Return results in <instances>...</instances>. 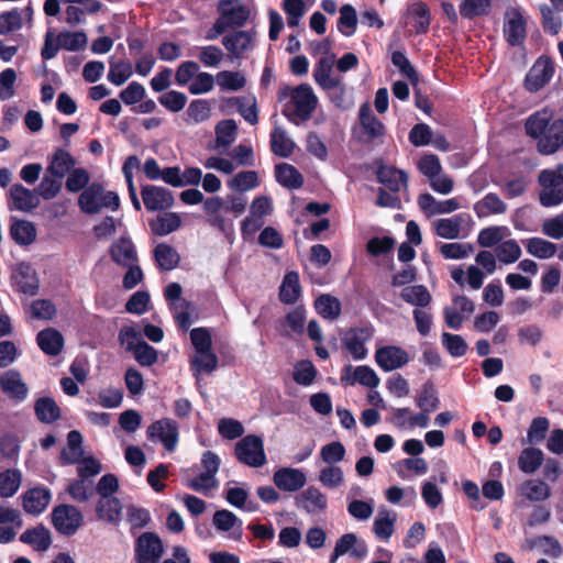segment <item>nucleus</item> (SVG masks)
Instances as JSON below:
<instances>
[{"mask_svg": "<svg viewBox=\"0 0 563 563\" xmlns=\"http://www.w3.org/2000/svg\"><path fill=\"white\" fill-rule=\"evenodd\" d=\"M553 109L545 107L531 115L526 121V133L538 140L539 153L550 155L563 145V119H554Z\"/></svg>", "mask_w": 563, "mask_h": 563, "instance_id": "nucleus-1", "label": "nucleus"}, {"mask_svg": "<svg viewBox=\"0 0 563 563\" xmlns=\"http://www.w3.org/2000/svg\"><path fill=\"white\" fill-rule=\"evenodd\" d=\"M219 18L207 34V40H216L228 29L243 26L250 18L251 11L247 5L239 0H220L217 7Z\"/></svg>", "mask_w": 563, "mask_h": 563, "instance_id": "nucleus-2", "label": "nucleus"}, {"mask_svg": "<svg viewBox=\"0 0 563 563\" xmlns=\"http://www.w3.org/2000/svg\"><path fill=\"white\" fill-rule=\"evenodd\" d=\"M538 180L541 186L539 201L542 207L551 208L563 203V164L552 169H543Z\"/></svg>", "mask_w": 563, "mask_h": 563, "instance_id": "nucleus-3", "label": "nucleus"}, {"mask_svg": "<svg viewBox=\"0 0 563 563\" xmlns=\"http://www.w3.org/2000/svg\"><path fill=\"white\" fill-rule=\"evenodd\" d=\"M234 455L240 463L254 468L262 467L267 462L263 439L255 434L245 435L238 441Z\"/></svg>", "mask_w": 563, "mask_h": 563, "instance_id": "nucleus-4", "label": "nucleus"}, {"mask_svg": "<svg viewBox=\"0 0 563 563\" xmlns=\"http://www.w3.org/2000/svg\"><path fill=\"white\" fill-rule=\"evenodd\" d=\"M146 437L150 441L159 442L168 452H174L179 440V428L170 418H162L147 427Z\"/></svg>", "mask_w": 563, "mask_h": 563, "instance_id": "nucleus-5", "label": "nucleus"}, {"mask_svg": "<svg viewBox=\"0 0 563 563\" xmlns=\"http://www.w3.org/2000/svg\"><path fill=\"white\" fill-rule=\"evenodd\" d=\"M503 35L510 46H521L527 37V19L519 7L508 8L504 14Z\"/></svg>", "mask_w": 563, "mask_h": 563, "instance_id": "nucleus-6", "label": "nucleus"}, {"mask_svg": "<svg viewBox=\"0 0 563 563\" xmlns=\"http://www.w3.org/2000/svg\"><path fill=\"white\" fill-rule=\"evenodd\" d=\"M51 516L56 531L66 537L74 536L84 522L81 511L73 505H58Z\"/></svg>", "mask_w": 563, "mask_h": 563, "instance_id": "nucleus-7", "label": "nucleus"}, {"mask_svg": "<svg viewBox=\"0 0 563 563\" xmlns=\"http://www.w3.org/2000/svg\"><path fill=\"white\" fill-rule=\"evenodd\" d=\"M472 224V217L466 213H457L451 218H441L433 222L434 233L446 240L466 238Z\"/></svg>", "mask_w": 563, "mask_h": 563, "instance_id": "nucleus-8", "label": "nucleus"}, {"mask_svg": "<svg viewBox=\"0 0 563 563\" xmlns=\"http://www.w3.org/2000/svg\"><path fill=\"white\" fill-rule=\"evenodd\" d=\"M554 75V64L549 56H540L525 78V88L529 92L541 90Z\"/></svg>", "mask_w": 563, "mask_h": 563, "instance_id": "nucleus-9", "label": "nucleus"}, {"mask_svg": "<svg viewBox=\"0 0 563 563\" xmlns=\"http://www.w3.org/2000/svg\"><path fill=\"white\" fill-rule=\"evenodd\" d=\"M373 334L374 331L371 327L351 328L342 338L343 346L355 361L364 360L368 353L366 343Z\"/></svg>", "mask_w": 563, "mask_h": 563, "instance_id": "nucleus-10", "label": "nucleus"}, {"mask_svg": "<svg viewBox=\"0 0 563 563\" xmlns=\"http://www.w3.org/2000/svg\"><path fill=\"white\" fill-rule=\"evenodd\" d=\"M290 102L294 106V115L301 121L310 119L318 104V98L311 86L301 84L290 95Z\"/></svg>", "mask_w": 563, "mask_h": 563, "instance_id": "nucleus-11", "label": "nucleus"}, {"mask_svg": "<svg viewBox=\"0 0 563 563\" xmlns=\"http://www.w3.org/2000/svg\"><path fill=\"white\" fill-rule=\"evenodd\" d=\"M163 551V542L154 532H144L136 539L135 555L137 563H158Z\"/></svg>", "mask_w": 563, "mask_h": 563, "instance_id": "nucleus-12", "label": "nucleus"}, {"mask_svg": "<svg viewBox=\"0 0 563 563\" xmlns=\"http://www.w3.org/2000/svg\"><path fill=\"white\" fill-rule=\"evenodd\" d=\"M22 508L26 514L38 516L43 514L52 500L51 490L37 485L26 489L21 496Z\"/></svg>", "mask_w": 563, "mask_h": 563, "instance_id": "nucleus-13", "label": "nucleus"}, {"mask_svg": "<svg viewBox=\"0 0 563 563\" xmlns=\"http://www.w3.org/2000/svg\"><path fill=\"white\" fill-rule=\"evenodd\" d=\"M216 530L227 538L239 541L243 536V521L228 509L217 510L212 517Z\"/></svg>", "mask_w": 563, "mask_h": 563, "instance_id": "nucleus-14", "label": "nucleus"}, {"mask_svg": "<svg viewBox=\"0 0 563 563\" xmlns=\"http://www.w3.org/2000/svg\"><path fill=\"white\" fill-rule=\"evenodd\" d=\"M40 205V198L35 189H29L21 184H13L9 190L10 210L31 212Z\"/></svg>", "mask_w": 563, "mask_h": 563, "instance_id": "nucleus-15", "label": "nucleus"}, {"mask_svg": "<svg viewBox=\"0 0 563 563\" xmlns=\"http://www.w3.org/2000/svg\"><path fill=\"white\" fill-rule=\"evenodd\" d=\"M375 361L384 372H391L408 364L410 357L402 347L387 345L376 350Z\"/></svg>", "mask_w": 563, "mask_h": 563, "instance_id": "nucleus-16", "label": "nucleus"}, {"mask_svg": "<svg viewBox=\"0 0 563 563\" xmlns=\"http://www.w3.org/2000/svg\"><path fill=\"white\" fill-rule=\"evenodd\" d=\"M255 36L254 30L234 31L223 36L222 44L234 58H242L254 48Z\"/></svg>", "mask_w": 563, "mask_h": 563, "instance_id": "nucleus-17", "label": "nucleus"}, {"mask_svg": "<svg viewBox=\"0 0 563 563\" xmlns=\"http://www.w3.org/2000/svg\"><path fill=\"white\" fill-rule=\"evenodd\" d=\"M141 195L144 206L148 211L166 210L174 205V196L165 187L144 185L142 186Z\"/></svg>", "mask_w": 563, "mask_h": 563, "instance_id": "nucleus-18", "label": "nucleus"}, {"mask_svg": "<svg viewBox=\"0 0 563 563\" xmlns=\"http://www.w3.org/2000/svg\"><path fill=\"white\" fill-rule=\"evenodd\" d=\"M273 482L283 492L296 493L306 485L307 476L300 468L280 467L275 471Z\"/></svg>", "mask_w": 563, "mask_h": 563, "instance_id": "nucleus-19", "label": "nucleus"}, {"mask_svg": "<svg viewBox=\"0 0 563 563\" xmlns=\"http://www.w3.org/2000/svg\"><path fill=\"white\" fill-rule=\"evenodd\" d=\"M296 506L307 514L316 515L327 509L328 498L319 488L309 486L296 497Z\"/></svg>", "mask_w": 563, "mask_h": 563, "instance_id": "nucleus-20", "label": "nucleus"}, {"mask_svg": "<svg viewBox=\"0 0 563 563\" xmlns=\"http://www.w3.org/2000/svg\"><path fill=\"white\" fill-rule=\"evenodd\" d=\"M111 260L122 267L139 263L137 252L130 238L115 240L109 250Z\"/></svg>", "mask_w": 563, "mask_h": 563, "instance_id": "nucleus-21", "label": "nucleus"}, {"mask_svg": "<svg viewBox=\"0 0 563 563\" xmlns=\"http://www.w3.org/2000/svg\"><path fill=\"white\" fill-rule=\"evenodd\" d=\"M0 387L5 395L16 401L24 400L29 393L20 373L14 369L7 371L1 375Z\"/></svg>", "mask_w": 563, "mask_h": 563, "instance_id": "nucleus-22", "label": "nucleus"}, {"mask_svg": "<svg viewBox=\"0 0 563 563\" xmlns=\"http://www.w3.org/2000/svg\"><path fill=\"white\" fill-rule=\"evenodd\" d=\"M376 175L377 180L394 194L408 187V175L404 170L383 165L378 167Z\"/></svg>", "mask_w": 563, "mask_h": 563, "instance_id": "nucleus-23", "label": "nucleus"}, {"mask_svg": "<svg viewBox=\"0 0 563 563\" xmlns=\"http://www.w3.org/2000/svg\"><path fill=\"white\" fill-rule=\"evenodd\" d=\"M75 164L76 161L68 151L57 148L49 159L46 172L53 177L63 179L71 172Z\"/></svg>", "mask_w": 563, "mask_h": 563, "instance_id": "nucleus-24", "label": "nucleus"}, {"mask_svg": "<svg viewBox=\"0 0 563 563\" xmlns=\"http://www.w3.org/2000/svg\"><path fill=\"white\" fill-rule=\"evenodd\" d=\"M103 187L98 183H92L82 190L78 198V206L87 214L98 213L102 209L101 195Z\"/></svg>", "mask_w": 563, "mask_h": 563, "instance_id": "nucleus-25", "label": "nucleus"}, {"mask_svg": "<svg viewBox=\"0 0 563 563\" xmlns=\"http://www.w3.org/2000/svg\"><path fill=\"white\" fill-rule=\"evenodd\" d=\"M36 341L40 349L51 356L58 355L64 347L63 335L52 328L40 331L36 335Z\"/></svg>", "mask_w": 563, "mask_h": 563, "instance_id": "nucleus-26", "label": "nucleus"}, {"mask_svg": "<svg viewBox=\"0 0 563 563\" xmlns=\"http://www.w3.org/2000/svg\"><path fill=\"white\" fill-rule=\"evenodd\" d=\"M474 212L478 218H486L492 214H503L507 211V205L497 194L489 192L474 203Z\"/></svg>", "mask_w": 563, "mask_h": 563, "instance_id": "nucleus-27", "label": "nucleus"}, {"mask_svg": "<svg viewBox=\"0 0 563 563\" xmlns=\"http://www.w3.org/2000/svg\"><path fill=\"white\" fill-rule=\"evenodd\" d=\"M122 505L114 496H104L99 498L96 506L98 519L109 523H117L121 518Z\"/></svg>", "mask_w": 563, "mask_h": 563, "instance_id": "nucleus-28", "label": "nucleus"}, {"mask_svg": "<svg viewBox=\"0 0 563 563\" xmlns=\"http://www.w3.org/2000/svg\"><path fill=\"white\" fill-rule=\"evenodd\" d=\"M396 520L397 515L395 511L386 508L380 509L373 523V531L375 536L379 540L388 541L394 533Z\"/></svg>", "mask_w": 563, "mask_h": 563, "instance_id": "nucleus-29", "label": "nucleus"}, {"mask_svg": "<svg viewBox=\"0 0 563 563\" xmlns=\"http://www.w3.org/2000/svg\"><path fill=\"white\" fill-rule=\"evenodd\" d=\"M322 89L327 92L330 101L336 108L349 109L352 107V104H353L352 97H351V93L346 89V86L343 81L342 76Z\"/></svg>", "mask_w": 563, "mask_h": 563, "instance_id": "nucleus-30", "label": "nucleus"}, {"mask_svg": "<svg viewBox=\"0 0 563 563\" xmlns=\"http://www.w3.org/2000/svg\"><path fill=\"white\" fill-rule=\"evenodd\" d=\"M360 123L371 140L377 139L385 133L384 124L375 117L367 103H364L360 109Z\"/></svg>", "mask_w": 563, "mask_h": 563, "instance_id": "nucleus-31", "label": "nucleus"}, {"mask_svg": "<svg viewBox=\"0 0 563 563\" xmlns=\"http://www.w3.org/2000/svg\"><path fill=\"white\" fill-rule=\"evenodd\" d=\"M276 180L289 189H298L303 184V178L297 168L287 163H280L275 166Z\"/></svg>", "mask_w": 563, "mask_h": 563, "instance_id": "nucleus-32", "label": "nucleus"}, {"mask_svg": "<svg viewBox=\"0 0 563 563\" xmlns=\"http://www.w3.org/2000/svg\"><path fill=\"white\" fill-rule=\"evenodd\" d=\"M314 309L323 319L333 321L340 317L342 307L336 297L322 294L314 300Z\"/></svg>", "mask_w": 563, "mask_h": 563, "instance_id": "nucleus-33", "label": "nucleus"}, {"mask_svg": "<svg viewBox=\"0 0 563 563\" xmlns=\"http://www.w3.org/2000/svg\"><path fill=\"white\" fill-rule=\"evenodd\" d=\"M10 235L16 244L25 246L35 241L36 229L27 220H14L10 227Z\"/></svg>", "mask_w": 563, "mask_h": 563, "instance_id": "nucleus-34", "label": "nucleus"}, {"mask_svg": "<svg viewBox=\"0 0 563 563\" xmlns=\"http://www.w3.org/2000/svg\"><path fill=\"white\" fill-rule=\"evenodd\" d=\"M153 254L156 264L163 271H172L176 268L180 261L178 252L172 245L166 243L157 244Z\"/></svg>", "mask_w": 563, "mask_h": 563, "instance_id": "nucleus-35", "label": "nucleus"}, {"mask_svg": "<svg viewBox=\"0 0 563 563\" xmlns=\"http://www.w3.org/2000/svg\"><path fill=\"white\" fill-rule=\"evenodd\" d=\"M34 411L42 423H53L60 418V408L51 397H41L35 401Z\"/></svg>", "mask_w": 563, "mask_h": 563, "instance_id": "nucleus-36", "label": "nucleus"}, {"mask_svg": "<svg viewBox=\"0 0 563 563\" xmlns=\"http://www.w3.org/2000/svg\"><path fill=\"white\" fill-rule=\"evenodd\" d=\"M544 454L540 449L525 448L518 456V467L526 474H533L543 463Z\"/></svg>", "mask_w": 563, "mask_h": 563, "instance_id": "nucleus-37", "label": "nucleus"}, {"mask_svg": "<svg viewBox=\"0 0 563 563\" xmlns=\"http://www.w3.org/2000/svg\"><path fill=\"white\" fill-rule=\"evenodd\" d=\"M300 296L299 275L289 272L285 275L279 290V299L283 303L292 305Z\"/></svg>", "mask_w": 563, "mask_h": 563, "instance_id": "nucleus-38", "label": "nucleus"}, {"mask_svg": "<svg viewBox=\"0 0 563 563\" xmlns=\"http://www.w3.org/2000/svg\"><path fill=\"white\" fill-rule=\"evenodd\" d=\"M400 297L416 309H423L431 302V295L423 285L406 286L400 291Z\"/></svg>", "mask_w": 563, "mask_h": 563, "instance_id": "nucleus-39", "label": "nucleus"}, {"mask_svg": "<svg viewBox=\"0 0 563 563\" xmlns=\"http://www.w3.org/2000/svg\"><path fill=\"white\" fill-rule=\"evenodd\" d=\"M295 148L294 141L282 128H275L271 133V150L279 157H288Z\"/></svg>", "mask_w": 563, "mask_h": 563, "instance_id": "nucleus-40", "label": "nucleus"}, {"mask_svg": "<svg viewBox=\"0 0 563 563\" xmlns=\"http://www.w3.org/2000/svg\"><path fill=\"white\" fill-rule=\"evenodd\" d=\"M20 541L33 545L37 551H45L51 545V534L45 527L37 526L24 531L20 537Z\"/></svg>", "mask_w": 563, "mask_h": 563, "instance_id": "nucleus-41", "label": "nucleus"}, {"mask_svg": "<svg viewBox=\"0 0 563 563\" xmlns=\"http://www.w3.org/2000/svg\"><path fill=\"white\" fill-rule=\"evenodd\" d=\"M21 482L22 473L16 468L0 472V497H13L20 488Z\"/></svg>", "mask_w": 563, "mask_h": 563, "instance_id": "nucleus-42", "label": "nucleus"}, {"mask_svg": "<svg viewBox=\"0 0 563 563\" xmlns=\"http://www.w3.org/2000/svg\"><path fill=\"white\" fill-rule=\"evenodd\" d=\"M334 60L332 57H321L313 68V79L322 89L341 76L333 74Z\"/></svg>", "mask_w": 563, "mask_h": 563, "instance_id": "nucleus-43", "label": "nucleus"}, {"mask_svg": "<svg viewBox=\"0 0 563 563\" xmlns=\"http://www.w3.org/2000/svg\"><path fill=\"white\" fill-rule=\"evenodd\" d=\"M342 382H346L351 385L358 383L363 386L375 388L379 385V377L369 366L361 365L353 369V376L349 377L343 375L341 377Z\"/></svg>", "mask_w": 563, "mask_h": 563, "instance_id": "nucleus-44", "label": "nucleus"}, {"mask_svg": "<svg viewBox=\"0 0 563 563\" xmlns=\"http://www.w3.org/2000/svg\"><path fill=\"white\" fill-rule=\"evenodd\" d=\"M151 229L158 236L167 235L181 225V219L176 212H167L152 221Z\"/></svg>", "mask_w": 563, "mask_h": 563, "instance_id": "nucleus-45", "label": "nucleus"}, {"mask_svg": "<svg viewBox=\"0 0 563 563\" xmlns=\"http://www.w3.org/2000/svg\"><path fill=\"white\" fill-rule=\"evenodd\" d=\"M238 125L234 120H223L216 126L217 148L228 150L235 141Z\"/></svg>", "mask_w": 563, "mask_h": 563, "instance_id": "nucleus-46", "label": "nucleus"}, {"mask_svg": "<svg viewBox=\"0 0 563 563\" xmlns=\"http://www.w3.org/2000/svg\"><path fill=\"white\" fill-rule=\"evenodd\" d=\"M357 26L356 10L351 4H344L340 8V18L338 20V30L346 37L352 36Z\"/></svg>", "mask_w": 563, "mask_h": 563, "instance_id": "nucleus-47", "label": "nucleus"}, {"mask_svg": "<svg viewBox=\"0 0 563 563\" xmlns=\"http://www.w3.org/2000/svg\"><path fill=\"white\" fill-rule=\"evenodd\" d=\"M408 14L413 18L416 33L422 34L429 30L430 12L423 2H413L408 7Z\"/></svg>", "mask_w": 563, "mask_h": 563, "instance_id": "nucleus-48", "label": "nucleus"}, {"mask_svg": "<svg viewBox=\"0 0 563 563\" xmlns=\"http://www.w3.org/2000/svg\"><path fill=\"white\" fill-rule=\"evenodd\" d=\"M216 82L222 90L238 91L245 86L246 79L239 71L223 70L217 74Z\"/></svg>", "mask_w": 563, "mask_h": 563, "instance_id": "nucleus-49", "label": "nucleus"}, {"mask_svg": "<svg viewBox=\"0 0 563 563\" xmlns=\"http://www.w3.org/2000/svg\"><path fill=\"white\" fill-rule=\"evenodd\" d=\"M525 243L527 252L538 258H550L556 253V245L541 238H531Z\"/></svg>", "mask_w": 563, "mask_h": 563, "instance_id": "nucleus-50", "label": "nucleus"}, {"mask_svg": "<svg viewBox=\"0 0 563 563\" xmlns=\"http://www.w3.org/2000/svg\"><path fill=\"white\" fill-rule=\"evenodd\" d=\"M228 186L240 192L252 190L258 186L257 173L254 170L240 172L229 180Z\"/></svg>", "mask_w": 563, "mask_h": 563, "instance_id": "nucleus-51", "label": "nucleus"}, {"mask_svg": "<svg viewBox=\"0 0 563 563\" xmlns=\"http://www.w3.org/2000/svg\"><path fill=\"white\" fill-rule=\"evenodd\" d=\"M496 256L504 264H512L521 256V247L515 240H507L499 243L495 249Z\"/></svg>", "mask_w": 563, "mask_h": 563, "instance_id": "nucleus-52", "label": "nucleus"}, {"mask_svg": "<svg viewBox=\"0 0 563 563\" xmlns=\"http://www.w3.org/2000/svg\"><path fill=\"white\" fill-rule=\"evenodd\" d=\"M318 481L330 489H336L344 483V473L340 466L328 465L319 472Z\"/></svg>", "mask_w": 563, "mask_h": 563, "instance_id": "nucleus-53", "label": "nucleus"}, {"mask_svg": "<svg viewBox=\"0 0 563 563\" xmlns=\"http://www.w3.org/2000/svg\"><path fill=\"white\" fill-rule=\"evenodd\" d=\"M56 41L63 49L76 52L84 48L87 44V35L85 32L64 31L57 35Z\"/></svg>", "mask_w": 563, "mask_h": 563, "instance_id": "nucleus-54", "label": "nucleus"}, {"mask_svg": "<svg viewBox=\"0 0 563 563\" xmlns=\"http://www.w3.org/2000/svg\"><path fill=\"white\" fill-rule=\"evenodd\" d=\"M539 10L541 13L542 26L544 32L551 35L559 34L562 27V19L560 16L561 12L555 11L553 8H550L545 3L540 4Z\"/></svg>", "mask_w": 563, "mask_h": 563, "instance_id": "nucleus-55", "label": "nucleus"}, {"mask_svg": "<svg viewBox=\"0 0 563 563\" xmlns=\"http://www.w3.org/2000/svg\"><path fill=\"white\" fill-rule=\"evenodd\" d=\"M190 363L195 376H198L202 372H213L218 366V357L212 351L196 353V355L191 357Z\"/></svg>", "mask_w": 563, "mask_h": 563, "instance_id": "nucleus-56", "label": "nucleus"}, {"mask_svg": "<svg viewBox=\"0 0 563 563\" xmlns=\"http://www.w3.org/2000/svg\"><path fill=\"white\" fill-rule=\"evenodd\" d=\"M507 233L506 227H488L479 231L477 243L482 247H493L501 243Z\"/></svg>", "mask_w": 563, "mask_h": 563, "instance_id": "nucleus-57", "label": "nucleus"}, {"mask_svg": "<svg viewBox=\"0 0 563 563\" xmlns=\"http://www.w3.org/2000/svg\"><path fill=\"white\" fill-rule=\"evenodd\" d=\"M550 428V421L545 417H537L534 418L527 432V438L523 440V443L537 444L542 442Z\"/></svg>", "mask_w": 563, "mask_h": 563, "instance_id": "nucleus-58", "label": "nucleus"}, {"mask_svg": "<svg viewBox=\"0 0 563 563\" xmlns=\"http://www.w3.org/2000/svg\"><path fill=\"white\" fill-rule=\"evenodd\" d=\"M441 342L448 353L453 357H461L466 354L468 345L466 341L459 334L443 332Z\"/></svg>", "mask_w": 563, "mask_h": 563, "instance_id": "nucleus-59", "label": "nucleus"}, {"mask_svg": "<svg viewBox=\"0 0 563 563\" xmlns=\"http://www.w3.org/2000/svg\"><path fill=\"white\" fill-rule=\"evenodd\" d=\"M187 487L201 493L203 495H208L209 492L212 489L218 488L219 482L216 476L210 475L205 472H200L198 475H196L192 478H189L186 483Z\"/></svg>", "mask_w": 563, "mask_h": 563, "instance_id": "nucleus-60", "label": "nucleus"}, {"mask_svg": "<svg viewBox=\"0 0 563 563\" xmlns=\"http://www.w3.org/2000/svg\"><path fill=\"white\" fill-rule=\"evenodd\" d=\"M375 501L373 498L366 500H353L347 504L349 515L357 521H367L374 512Z\"/></svg>", "mask_w": 563, "mask_h": 563, "instance_id": "nucleus-61", "label": "nucleus"}, {"mask_svg": "<svg viewBox=\"0 0 563 563\" xmlns=\"http://www.w3.org/2000/svg\"><path fill=\"white\" fill-rule=\"evenodd\" d=\"M440 252L444 258L463 260L474 252V247L468 243H443L440 246Z\"/></svg>", "mask_w": 563, "mask_h": 563, "instance_id": "nucleus-62", "label": "nucleus"}, {"mask_svg": "<svg viewBox=\"0 0 563 563\" xmlns=\"http://www.w3.org/2000/svg\"><path fill=\"white\" fill-rule=\"evenodd\" d=\"M67 492L74 500L84 503L92 496L95 492L93 483L79 477L68 486Z\"/></svg>", "mask_w": 563, "mask_h": 563, "instance_id": "nucleus-63", "label": "nucleus"}, {"mask_svg": "<svg viewBox=\"0 0 563 563\" xmlns=\"http://www.w3.org/2000/svg\"><path fill=\"white\" fill-rule=\"evenodd\" d=\"M522 494L530 500H544L550 496V487L542 481L530 479L522 485Z\"/></svg>", "mask_w": 563, "mask_h": 563, "instance_id": "nucleus-64", "label": "nucleus"}]
</instances>
